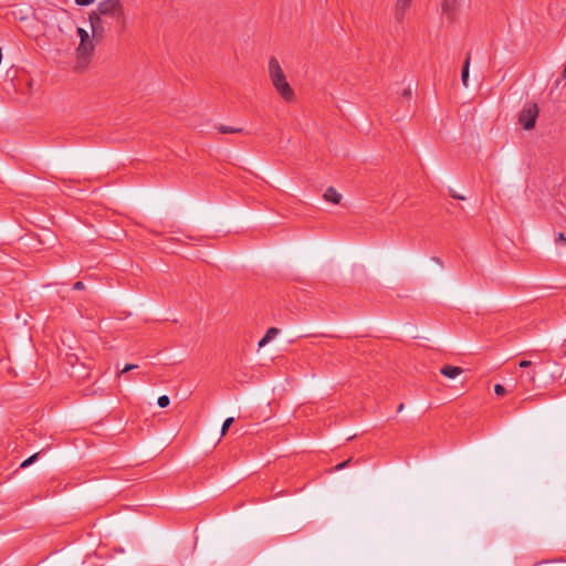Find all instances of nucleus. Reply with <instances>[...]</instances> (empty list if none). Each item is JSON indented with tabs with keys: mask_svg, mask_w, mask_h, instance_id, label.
Wrapping results in <instances>:
<instances>
[{
	"mask_svg": "<svg viewBox=\"0 0 566 566\" xmlns=\"http://www.w3.org/2000/svg\"><path fill=\"white\" fill-rule=\"evenodd\" d=\"M77 34L80 36V41H82V42L90 40V35H88L87 31L82 28H77Z\"/></svg>",
	"mask_w": 566,
	"mask_h": 566,
	"instance_id": "nucleus-16",
	"label": "nucleus"
},
{
	"mask_svg": "<svg viewBox=\"0 0 566 566\" xmlns=\"http://www.w3.org/2000/svg\"><path fill=\"white\" fill-rule=\"evenodd\" d=\"M94 2L95 0H75V3L81 7L90 6Z\"/></svg>",
	"mask_w": 566,
	"mask_h": 566,
	"instance_id": "nucleus-23",
	"label": "nucleus"
},
{
	"mask_svg": "<svg viewBox=\"0 0 566 566\" xmlns=\"http://www.w3.org/2000/svg\"><path fill=\"white\" fill-rule=\"evenodd\" d=\"M463 0H443L441 4L442 12L449 17H453L461 6Z\"/></svg>",
	"mask_w": 566,
	"mask_h": 566,
	"instance_id": "nucleus-6",
	"label": "nucleus"
},
{
	"mask_svg": "<svg viewBox=\"0 0 566 566\" xmlns=\"http://www.w3.org/2000/svg\"><path fill=\"white\" fill-rule=\"evenodd\" d=\"M494 392L497 395V396H502L505 394V388L504 386L500 385V384H496L494 386Z\"/></svg>",
	"mask_w": 566,
	"mask_h": 566,
	"instance_id": "nucleus-22",
	"label": "nucleus"
},
{
	"mask_svg": "<svg viewBox=\"0 0 566 566\" xmlns=\"http://www.w3.org/2000/svg\"><path fill=\"white\" fill-rule=\"evenodd\" d=\"M38 455H39V453H34V454H32L31 457H29L28 459H25V460L21 463L20 468L24 469V468H27V467L31 465V464H32V463L38 459Z\"/></svg>",
	"mask_w": 566,
	"mask_h": 566,
	"instance_id": "nucleus-15",
	"label": "nucleus"
},
{
	"mask_svg": "<svg viewBox=\"0 0 566 566\" xmlns=\"http://www.w3.org/2000/svg\"><path fill=\"white\" fill-rule=\"evenodd\" d=\"M157 403L160 408H166L169 406L170 399L168 396L164 395L158 398Z\"/></svg>",
	"mask_w": 566,
	"mask_h": 566,
	"instance_id": "nucleus-14",
	"label": "nucleus"
},
{
	"mask_svg": "<svg viewBox=\"0 0 566 566\" xmlns=\"http://www.w3.org/2000/svg\"><path fill=\"white\" fill-rule=\"evenodd\" d=\"M523 376L526 378V380L528 382L533 384L535 381V378H536V371L535 370H531V371H527L526 374H524Z\"/></svg>",
	"mask_w": 566,
	"mask_h": 566,
	"instance_id": "nucleus-18",
	"label": "nucleus"
},
{
	"mask_svg": "<svg viewBox=\"0 0 566 566\" xmlns=\"http://www.w3.org/2000/svg\"><path fill=\"white\" fill-rule=\"evenodd\" d=\"M93 12L107 19L124 18V8L119 0H103Z\"/></svg>",
	"mask_w": 566,
	"mask_h": 566,
	"instance_id": "nucleus-2",
	"label": "nucleus"
},
{
	"mask_svg": "<svg viewBox=\"0 0 566 566\" xmlns=\"http://www.w3.org/2000/svg\"><path fill=\"white\" fill-rule=\"evenodd\" d=\"M538 117V107L534 103H528L523 106L518 113V123L524 129L530 130L534 128Z\"/></svg>",
	"mask_w": 566,
	"mask_h": 566,
	"instance_id": "nucleus-5",
	"label": "nucleus"
},
{
	"mask_svg": "<svg viewBox=\"0 0 566 566\" xmlns=\"http://www.w3.org/2000/svg\"><path fill=\"white\" fill-rule=\"evenodd\" d=\"M269 76L277 94L287 103L293 102L295 94L276 57L269 60Z\"/></svg>",
	"mask_w": 566,
	"mask_h": 566,
	"instance_id": "nucleus-1",
	"label": "nucleus"
},
{
	"mask_svg": "<svg viewBox=\"0 0 566 566\" xmlns=\"http://www.w3.org/2000/svg\"><path fill=\"white\" fill-rule=\"evenodd\" d=\"M410 94H411V91H410V90H405V92H403V95H405V96H410Z\"/></svg>",
	"mask_w": 566,
	"mask_h": 566,
	"instance_id": "nucleus-27",
	"label": "nucleus"
},
{
	"mask_svg": "<svg viewBox=\"0 0 566 566\" xmlns=\"http://www.w3.org/2000/svg\"><path fill=\"white\" fill-rule=\"evenodd\" d=\"M137 368V365L135 364H126L125 367L120 370V373L118 374V376H120L122 374L124 373H128L130 370H134Z\"/></svg>",
	"mask_w": 566,
	"mask_h": 566,
	"instance_id": "nucleus-19",
	"label": "nucleus"
},
{
	"mask_svg": "<svg viewBox=\"0 0 566 566\" xmlns=\"http://www.w3.org/2000/svg\"><path fill=\"white\" fill-rule=\"evenodd\" d=\"M93 50L94 45L91 40L85 42L80 41V44L76 49V62L74 65L76 71L81 72L87 67Z\"/></svg>",
	"mask_w": 566,
	"mask_h": 566,
	"instance_id": "nucleus-4",
	"label": "nucleus"
},
{
	"mask_svg": "<svg viewBox=\"0 0 566 566\" xmlns=\"http://www.w3.org/2000/svg\"><path fill=\"white\" fill-rule=\"evenodd\" d=\"M403 408H405V405H403V403H400V405L398 406V408H397V411H398V412H400V411H402V410H403Z\"/></svg>",
	"mask_w": 566,
	"mask_h": 566,
	"instance_id": "nucleus-26",
	"label": "nucleus"
},
{
	"mask_svg": "<svg viewBox=\"0 0 566 566\" xmlns=\"http://www.w3.org/2000/svg\"><path fill=\"white\" fill-rule=\"evenodd\" d=\"M350 461H352V459H347L346 461L340 462L339 464H337L335 467L334 470L335 471H339V470H343V469L347 468L349 465Z\"/></svg>",
	"mask_w": 566,
	"mask_h": 566,
	"instance_id": "nucleus-20",
	"label": "nucleus"
},
{
	"mask_svg": "<svg viewBox=\"0 0 566 566\" xmlns=\"http://www.w3.org/2000/svg\"><path fill=\"white\" fill-rule=\"evenodd\" d=\"M73 289L74 290H83L84 289V283L78 281V282L74 283Z\"/></svg>",
	"mask_w": 566,
	"mask_h": 566,
	"instance_id": "nucleus-25",
	"label": "nucleus"
},
{
	"mask_svg": "<svg viewBox=\"0 0 566 566\" xmlns=\"http://www.w3.org/2000/svg\"><path fill=\"white\" fill-rule=\"evenodd\" d=\"M556 243L565 245L566 244V237L563 232H559L556 237Z\"/></svg>",
	"mask_w": 566,
	"mask_h": 566,
	"instance_id": "nucleus-21",
	"label": "nucleus"
},
{
	"mask_svg": "<svg viewBox=\"0 0 566 566\" xmlns=\"http://www.w3.org/2000/svg\"><path fill=\"white\" fill-rule=\"evenodd\" d=\"M536 363L535 361H532V360H526V359H523L518 363V367L520 368H528V367H532V366H535Z\"/></svg>",
	"mask_w": 566,
	"mask_h": 566,
	"instance_id": "nucleus-17",
	"label": "nucleus"
},
{
	"mask_svg": "<svg viewBox=\"0 0 566 566\" xmlns=\"http://www.w3.org/2000/svg\"><path fill=\"white\" fill-rule=\"evenodd\" d=\"M218 130L221 134H234V133H241L243 129L242 128H235V127H232V126H227V125H220L218 127Z\"/></svg>",
	"mask_w": 566,
	"mask_h": 566,
	"instance_id": "nucleus-12",
	"label": "nucleus"
},
{
	"mask_svg": "<svg viewBox=\"0 0 566 566\" xmlns=\"http://www.w3.org/2000/svg\"><path fill=\"white\" fill-rule=\"evenodd\" d=\"M88 21L91 24L92 38L96 42L102 41L106 33L111 31L112 23L107 18L99 17L96 13L91 12L88 14Z\"/></svg>",
	"mask_w": 566,
	"mask_h": 566,
	"instance_id": "nucleus-3",
	"label": "nucleus"
},
{
	"mask_svg": "<svg viewBox=\"0 0 566 566\" xmlns=\"http://www.w3.org/2000/svg\"><path fill=\"white\" fill-rule=\"evenodd\" d=\"M470 54H468L462 66L461 81L464 87L469 86V69H470Z\"/></svg>",
	"mask_w": 566,
	"mask_h": 566,
	"instance_id": "nucleus-11",
	"label": "nucleus"
},
{
	"mask_svg": "<svg viewBox=\"0 0 566 566\" xmlns=\"http://www.w3.org/2000/svg\"><path fill=\"white\" fill-rule=\"evenodd\" d=\"M450 195L452 198L454 199H459V200H464L465 198L463 196H460L459 193H457L455 191L453 190H450Z\"/></svg>",
	"mask_w": 566,
	"mask_h": 566,
	"instance_id": "nucleus-24",
	"label": "nucleus"
},
{
	"mask_svg": "<svg viewBox=\"0 0 566 566\" xmlns=\"http://www.w3.org/2000/svg\"><path fill=\"white\" fill-rule=\"evenodd\" d=\"M412 0H397L395 15L398 21L402 20Z\"/></svg>",
	"mask_w": 566,
	"mask_h": 566,
	"instance_id": "nucleus-8",
	"label": "nucleus"
},
{
	"mask_svg": "<svg viewBox=\"0 0 566 566\" xmlns=\"http://www.w3.org/2000/svg\"><path fill=\"white\" fill-rule=\"evenodd\" d=\"M280 334V329L276 327H270L265 335L260 339L259 347H264L272 339H274Z\"/></svg>",
	"mask_w": 566,
	"mask_h": 566,
	"instance_id": "nucleus-10",
	"label": "nucleus"
},
{
	"mask_svg": "<svg viewBox=\"0 0 566 566\" xmlns=\"http://www.w3.org/2000/svg\"><path fill=\"white\" fill-rule=\"evenodd\" d=\"M440 371L443 376L453 379L461 375L463 369L461 367L446 365L441 368Z\"/></svg>",
	"mask_w": 566,
	"mask_h": 566,
	"instance_id": "nucleus-9",
	"label": "nucleus"
},
{
	"mask_svg": "<svg viewBox=\"0 0 566 566\" xmlns=\"http://www.w3.org/2000/svg\"><path fill=\"white\" fill-rule=\"evenodd\" d=\"M234 419L232 417L227 418L221 428V436H224L229 430L230 426L233 423Z\"/></svg>",
	"mask_w": 566,
	"mask_h": 566,
	"instance_id": "nucleus-13",
	"label": "nucleus"
},
{
	"mask_svg": "<svg viewBox=\"0 0 566 566\" xmlns=\"http://www.w3.org/2000/svg\"><path fill=\"white\" fill-rule=\"evenodd\" d=\"M323 198L327 202H331L333 205H338V203H340L343 196L334 187H328L325 190Z\"/></svg>",
	"mask_w": 566,
	"mask_h": 566,
	"instance_id": "nucleus-7",
	"label": "nucleus"
}]
</instances>
